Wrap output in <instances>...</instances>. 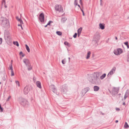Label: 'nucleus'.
<instances>
[{
	"mask_svg": "<svg viewBox=\"0 0 129 129\" xmlns=\"http://www.w3.org/2000/svg\"><path fill=\"white\" fill-rule=\"evenodd\" d=\"M100 5L101 6L103 5V4L102 3L103 1L102 0H100Z\"/></svg>",
	"mask_w": 129,
	"mask_h": 129,
	"instance_id": "nucleus-47",
	"label": "nucleus"
},
{
	"mask_svg": "<svg viewBox=\"0 0 129 129\" xmlns=\"http://www.w3.org/2000/svg\"><path fill=\"white\" fill-rule=\"evenodd\" d=\"M23 61L26 66H29L30 64L29 60L27 59H24L23 60Z\"/></svg>",
	"mask_w": 129,
	"mask_h": 129,
	"instance_id": "nucleus-11",
	"label": "nucleus"
},
{
	"mask_svg": "<svg viewBox=\"0 0 129 129\" xmlns=\"http://www.w3.org/2000/svg\"><path fill=\"white\" fill-rule=\"evenodd\" d=\"M9 69L11 70V71L13 70V67H12V64H11V65H10V68H9Z\"/></svg>",
	"mask_w": 129,
	"mask_h": 129,
	"instance_id": "nucleus-35",
	"label": "nucleus"
},
{
	"mask_svg": "<svg viewBox=\"0 0 129 129\" xmlns=\"http://www.w3.org/2000/svg\"><path fill=\"white\" fill-rule=\"evenodd\" d=\"M77 1V0H75V1L74 4V5L76 6L78 4Z\"/></svg>",
	"mask_w": 129,
	"mask_h": 129,
	"instance_id": "nucleus-36",
	"label": "nucleus"
},
{
	"mask_svg": "<svg viewBox=\"0 0 129 129\" xmlns=\"http://www.w3.org/2000/svg\"><path fill=\"white\" fill-rule=\"evenodd\" d=\"M82 30V27H80L79 28L77 31H78V37H79L81 32V31Z\"/></svg>",
	"mask_w": 129,
	"mask_h": 129,
	"instance_id": "nucleus-14",
	"label": "nucleus"
},
{
	"mask_svg": "<svg viewBox=\"0 0 129 129\" xmlns=\"http://www.w3.org/2000/svg\"><path fill=\"white\" fill-rule=\"evenodd\" d=\"M69 61H70V57L69 58Z\"/></svg>",
	"mask_w": 129,
	"mask_h": 129,
	"instance_id": "nucleus-62",
	"label": "nucleus"
},
{
	"mask_svg": "<svg viewBox=\"0 0 129 129\" xmlns=\"http://www.w3.org/2000/svg\"><path fill=\"white\" fill-rule=\"evenodd\" d=\"M80 2L81 5L82 4V0H80Z\"/></svg>",
	"mask_w": 129,
	"mask_h": 129,
	"instance_id": "nucleus-53",
	"label": "nucleus"
},
{
	"mask_svg": "<svg viewBox=\"0 0 129 129\" xmlns=\"http://www.w3.org/2000/svg\"><path fill=\"white\" fill-rule=\"evenodd\" d=\"M127 61L129 62V54L127 56Z\"/></svg>",
	"mask_w": 129,
	"mask_h": 129,
	"instance_id": "nucleus-42",
	"label": "nucleus"
},
{
	"mask_svg": "<svg viewBox=\"0 0 129 129\" xmlns=\"http://www.w3.org/2000/svg\"><path fill=\"white\" fill-rule=\"evenodd\" d=\"M114 53L115 55H118V51L117 50H115L114 51Z\"/></svg>",
	"mask_w": 129,
	"mask_h": 129,
	"instance_id": "nucleus-30",
	"label": "nucleus"
},
{
	"mask_svg": "<svg viewBox=\"0 0 129 129\" xmlns=\"http://www.w3.org/2000/svg\"><path fill=\"white\" fill-rule=\"evenodd\" d=\"M128 125L127 123L126 122H125L124 125V127L125 128H128Z\"/></svg>",
	"mask_w": 129,
	"mask_h": 129,
	"instance_id": "nucleus-28",
	"label": "nucleus"
},
{
	"mask_svg": "<svg viewBox=\"0 0 129 129\" xmlns=\"http://www.w3.org/2000/svg\"><path fill=\"white\" fill-rule=\"evenodd\" d=\"M19 102L20 104L24 107H27L29 105L28 101L25 99L23 98H20Z\"/></svg>",
	"mask_w": 129,
	"mask_h": 129,
	"instance_id": "nucleus-3",
	"label": "nucleus"
},
{
	"mask_svg": "<svg viewBox=\"0 0 129 129\" xmlns=\"http://www.w3.org/2000/svg\"><path fill=\"white\" fill-rule=\"evenodd\" d=\"M116 70V68L115 67H113L108 74L107 75L108 77H111V76L115 73Z\"/></svg>",
	"mask_w": 129,
	"mask_h": 129,
	"instance_id": "nucleus-7",
	"label": "nucleus"
},
{
	"mask_svg": "<svg viewBox=\"0 0 129 129\" xmlns=\"http://www.w3.org/2000/svg\"><path fill=\"white\" fill-rule=\"evenodd\" d=\"M20 54L23 57L24 56V55L22 52H21L20 53Z\"/></svg>",
	"mask_w": 129,
	"mask_h": 129,
	"instance_id": "nucleus-39",
	"label": "nucleus"
},
{
	"mask_svg": "<svg viewBox=\"0 0 129 129\" xmlns=\"http://www.w3.org/2000/svg\"><path fill=\"white\" fill-rule=\"evenodd\" d=\"M11 98V96H9V97H8V99H7V101H8L9 100V99L10 98Z\"/></svg>",
	"mask_w": 129,
	"mask_h": 129,
	"instance_id": "nucleus-52",
	"label": "nucleus"
},
{
	"mask_svg": "<svg viewBox=\"0 0 129 129\" xmlns=\"http://www.w3.org/2000/svg\"><path fill=\"white\" fill-rule=\"evenodd\" d=\"M77 5H78V6L80 8H81L80 6L79 5V4H78Z\"/></svg>",
	"mask_w": 129,
	"mask_h": 129,
	"instance_id": "nucleus-55",
	"label": "nucleus"
},
{
	"mask_svg": "<svg viewBox=\"0 0 129 129\" xmlns=\"http://www.w3.org/2000/svg\"><path fill=\"white\" fill-rule=\"evenodd\" d=\"M16 19L18 21L21 19H19L18 16L16 17Z\"/></svg>",
	"mask_w": 129,
	"mask_h": 129,
	"instance_id": "nucleus-48",
	"label": "nucleus"
},
{
	"mask_svg": "<svg viewBox=\"0 0 129 129\" xmlns=\"http://www.w3.org/2000/svg\"><path fill=\"white\" fill-rule=\"evenodd\" d=\"M117 50L119 55L122 52V50L121 48H118Z\"/></svg>",
	"mask_w": 129,
	"mask_h": 129,
	"instance_id": "nucleus-21",
	"label": "nucleus"
},
{
	"mask_svg": "<svg viewBox=\"0 0 129 129\" xmlns=\"http://www.w3.org/2000/svg\"><path fill=\"white\" fill-rule=\"evenodd\" d=\"M55 8H62V7L61 5L57 4L55 5Z\"/></svg>",
	"mask_w": 129,
	"mask_h": 129,
	"instance_id": "nucleus-23",
	"label": "nucleus"
},
{
	"mask_svg": "<svg viewBox=\"0 0 129 129\" xmlns=\"http://www.w3.org/2000/svg\"><path fill=\"white\" fill-rule=\"evenodd\" d=\"M3 111V109L1 107V105L0 104V112H2Z\"/></svg>",
	"mask_w": 129,
	"mask_h": 129,
	"instance_id": "nucleus-38",
	"label": "nucleus"
},
{
	"mask_svg": "<svg viewBox=\"0 0 129 129\" xmlns=\"http://www.w3.org/2000/svg\"><path fill=\"white\" fill-rule=\"evenodd\" d=\"M47 25H47H47H45V27H46L47 26Z\"/></svg>",
	"mask_w": 129,
	"mask_h": 129,
	"instance_id": "nucleus-60",
	"label": "nucleus"
},
{
	"mask_svg": "<svg viewBox=\"0 0 129 129\" xmlns=\"http://www.w3.org/2000/svg\"><path fill=\"white\" fill-rule=\"evenodd\" d=\"M128 19H129V17H128V18H127Z\"/></svg>",
	"mask_w": 129,
	"mask_h": 129,
	"instance_id": "nucleus-64",
	"label": "nucleus"
},
{
	"mask_svg": "<svg viewBox=\"0 0 129 129\" xmlns=\"http://www.w3.org/2000/svg\"><path fill=\"white\" fill-rule=\"evenodd\" d=\"M56 11L58 12L63 13V9H55Z\"/></svg>",
	"mask_w": 129,
	"mask_h": 129,
	"instance_id": "nucleus-17",
	"label": "nucleus"
},
{
	"mask_svg": "<svg viewBox=\"0 0 129 129\" xmlns=\"http://www.w3.org/2000/svg\"><path fill=\"white\" fill-rule=\"evenodd\" d=\"M5 4L6 2L5 0H3L2 2V5L3 6H4L5 8H6L7 7V6L5 5Z\"/></svg>",
	"mask_w": 129,
	"mask_h": 129,
	"instance_id": "nucleus-20",
	"label": "nucleus"
},
{
	"mask_svg": "<svg viewBox=\"0 0 129 129\" xmlns=\"http://www.w3.org/2000/svg\"><path fill=\"white\" fill-rule=\"evenodd\" d=\"M4 35L5 39L8 40L10 36V34L8 30H5V31Z\"/></svg>",
	"mask_w": 129,
	"mask_h": 129,
	"instance_id": "nucleus-5",
	"label": "nucleus"
},
{
	"mask_svg": "<svg viewBox=\"0 0 129 129\" xmlns=\"http://www.w3.org/2000/svg\"><path fill=\"white\" fill-rule=\"evenodd\" d=\"M15 83L19 87L20 86V84L19 82L18 81H15Z\"/></svg>",
	"mask_w": 129,
	"mask_h": 129,
	"instance_id": "nucleus-33",
	"label": "nucleus"
},
{
	"mask_svg": "<svg viewBox=\"0 0 129 129\" xmlns=\"http://www.w3.org/2000/svg\"><path fill=\"white\" fill-rule=\"evenodd\" d=\"M39 18L41 22H44V15L43 13H42L40 14L39 15Z\"/></svg>",
	"mask_w": 129,
	"mask_h": 129,
	"instance_id": "nucleus-9",
	"label": "nucleus"
},
{
	"mask_svg": "<svg viewBox=\"0 0 129 129\" xmlns=\"http://www.w3.org/2000/svg\"><path fill=\"white\" fill-rule=\"evenodd\" d=\"M2 39L1 38H0V44H1L2 43Z\"/></svg>",
	"mask_w": 129,
	"mask_h": 129,
	"instance_id": "nucleus-46",
	"label": "nucleus"
},
{
	"mask_svg": "<svg viewBox=\"0 0 129 129\" xmlns=\"http://www.w3.org/2000/svg\"><path fill=\"white\" fill-rule=\"evenodd\" d=\"M129 94V91L128 90H127L126 92L125 95L128 96Z\"/></svg>",
	"mask_w": 129,
	"mask_h": 129,
	"instance_id": "nucleus-31",
	"label": "nucleus"
},
{
	"mask_svg": "<svg viewBox=\"0 0 129 129\" xmlns=\"http://www.w3.org/2000/svg\"><path fill=\"white\" fill-rule=\"evenodd\" d=\"M100 88L97 86H95L93 87L94 90V91H97L99 90Z\"/></svg>",
	"mask_w": 129,
	"mask_h": 129,
	"instance_id": "nucleus-18",
	"label": "nucleus"
},
{
	"mask_svg": "<svg viewBox=\"0 0 129 129\" xmlns=\"http://www.w3.org/2000/svg\"><path fill=\"white\" fill-rule=\"evenodd\" d=\"M56 34L59 36H61L62 35V33L60 31H57L56 32Z\"/></svg>",
	"mask_w": 129,
	"mask_h": 129,
	"instance_id": "nucleus-27",
	"label": "nucleus"
},
{
	"mask_svg": "<svg viewBox=\"0 0 129 129\" xmlns=\"http://www.w3.org/2000/svg\"><path fill=\"white\" fill-rule=\"evenodd\" d=\"M89 88L88 87H87L83 89L81 92L82 94L84 95L87 91L89 90Z\"/></svg>",
	"mask_w": 129,
	"mask_h": 129,
	"instance_id": "nucleus-10",
	"label": "nucleus"
},
{
	"mask_svg": "<svg viewBox=\"0 0 129 129\" xmlns=\"http://www.w3.org/2000/svg\"><path fill=\"white\" fill-rule=\"evenodd\" d=\"M26 67H27L28 70V71H30L32 69V67L31 66L30 64L29 66H27Z\"/></svg>",
	"mask_w": 129,
	"mask_h": 129,
	"instance_id": "nucleus-24",
	"label": "nucleus"
},
{
	"mask_svg": "<svg viewBox=\"0 0 129 129\" xmlns=\"http://www.w3.org/2000/svg\"><path fill=\"white\" fill-rule=\"evenodd\" d=\"M36 85L37 86L40 88H41V83L39 81H37L36 83Z\"/></svg>",
	"mask_w": 129,
	"mask_h": 129,
	"instance_id": "nucleus-16",
	"label": "nucleus"
},
{
	"mask_svg": "<svg viewBox=\"0 0 129 129\" xmlns=\"http://www.w3.org/2000/svg\"><path fill=\"white\" fill-rule=\"evenodd\" d=\"M67 19L63 17L61 19V22L63 23H64V22Z\"/></svg>",
	"mask_w": 129,
	"mask_h": 129,
	"instance_id": "nucleus-26",
	"label": "nucleus"
},
{
	"mask_svg": "<svg viewBox=\"0 0 129 129\" xmlns=\"http://www.w3.org/2000/svg\"><path fill=\"white\" fill-rule=\"evenodd\" d=\"M50 87L51 88L53 91L55 93L56 91V88L55 87L54 85H51L50 86Z\"/></svg>",
	"mask_w": 129,
	"mask_h": 129,
	"instance_id": "nucleus-12",
	"label": "nucleus"
},
{
	"mask_svg": "<svg viewBox=\"0 0 129 129\" xmlns=\"http://www.w3.org/2000/svg\"><path fill=\"white\" fill-rule=\"evenodd\" d=\"M77 34L76 33H75L73 37L74 38H76V37L77 36Z\"/></svg>",
	"mask_w": 129,
	"mask_h": 129,
	"instance_id": "nucleus-41",
	"label": "nucleus"
},
{
	"mask_svg": "<svg viewBox=\"0 0 129 129\" xmlns=\"http://www.w3.org/2000/svg\"><path fill=\"white\" fill-rule=\"evenodd\" d=\"M106 74L105 73H104L100 77V79H103L106 76Z\"/></svg>",
	"mask_w": 129,
	"mask_h": 129,
	"instance_id": "nucleus-22",
	"label": "nucleus"
},
{
	"mask_svg": "<svg viewBox=\"0 0 129 129\" xmlns=\"http://www.w3.org/2000/svg\"><path fill=\"white\" fill-rule=\"evenodd\" d=\"M13 44H14L16 45L17 46H19V44L18 42L17 41L14 42Z\"/></svg>",
	"mask_w": 129,
	"mask_h": 129,
	"instance_id": "nucleus-29",
	"label": "nucleus"
},
{
	"mask_svg": "<svg viewBox=\"0 0 129 129\" xmlns=\"http://www.w3.org/2000/svg\"><path fill=\"white\" fill-rule=\"evenodd\" d=\"M128 96L125 95L124 96V100H125L127 98V97Z\"/></svg>",
	"mask_w": 129,
	"mask_h": 129,
	"instance_id": "nucleus-50",
	"label": "nucleus"
},
{
	"mask_svg": "<svg viewBox=\"0 0 129 129\" xmlns=\"http://www.w3.org/2000/svg\"><path fill=\"white\" fill-rule=\"evenodd\" d=\"M128 19H129V17H128V18H127Z\"/></svg>",
	"mask_w": 129,
	"mask_h": 129,
	"instance_id": "nucleus-63",
	"label": "nucleus"
},
{
	"mask_svg": "<svg viewBox=\"0 0 129 129\" xmlns=\"http://www.w3.org/2000/svg\"><path fill=\"white\" fill-rule=\"evenodd\" d=\"M115 39L116 40H117V37H116L115 38Z\"/></svg>",
	"mask_w": 129,
	"mask_h": 129,
	"instance_id": "nucleus-59",
	"label": "nucleus"
},
{
	"mask_svg": "<svg viewBox=\"0 0 129 129\" xmlns=\"http://www.w3.org/2000/svg\"><path fill=\"white\" fill-rule=\"evenodd\" d=\"M2 80L4 81H5L6 80V77H5V76L4 75V76L2 77Z\"/></svg>",
	"mask_w": 129,
	"mask_h": 129,
	"instance_id": "nucleus-40",
	"label": "nucleus"
},
{
	"mask_svg": "<svg viewBox=\"0 0 129 129\" xmlns=\"http://www.w3.org/2000/svg\"><path fill=\"white\" fill-rule=\"evenodd\" d=\"M123 105H125V102H124L123 104Z\"/></svg>",
	"mask_w": 129,
	"mask_h": 129,
	"instance_id": "nucleus-56",
	"label": "nucleus"
},
{
	"mask_svg": "<svg viewBox=\"0 0 129 129\" xmlns=\"http://www.w3.org/2000/svg\"><path fill=\"white\" fill-rule=\"evenodd\" d=\"M1 25L4 27L8 29L10 27V25L9 20L6 18L2 17Z\"/></svg>",
	"mask_w": 129,
	"mask_h": 129,
	"instance_id": "nucleus-2",
	"label": "nucleus"
},
{
	"mask_svg": "<svg viewBox=\"0 0 129 129\" xmlns=\"http://www.w3.org/2000/svg\"><path fill=\"white\" fill-rule=\"evenodd\" d=\"M25 45V46H26V49L27 51L28 52H30V49H29L28 46L26 44Z\"/></svg>",
	"mask_w": 129,
	"mask_h": 129,
	"instance_id": "nucleus-25",
	"label": "nucleus"
},
{
	"mask_svg": "<svg viewBox=\"0 0 129 129\" xmlns=\"http://www.w3.org/2000/svg\"><path fill=\"white\" fill-rule=\"evenodd\" d=\"M116 110H117V111H119L120 110V109L118 108H116Z\"/></svg>",
	"mask_w": 129,
	"mask_h": 129,
	"instance_id": "nucleus-51",
	"label": "nucleus"
},
{
	"mask_svg": "<svg viewBox=\"0 0 129 129\" xmlns=\"http://www.w3.org/2000/svg\"><path fill=\"white\" fill-rule=\"evenodd\" d=\"M19 21L20 22L21 24H23V21L21 19H20V20H19Z\"/></svg>",
	"mask_w": 129,
	"mask_h": 129,
	"instance_id": "nucleus-43",
	"label": "nucleus"
},
{
	"mask_svg": "<svg viewBox=\"0 0 129 129\" xmlns=\"http://www.w3.org/2000/svg\"><path fill=\"white\" fill-rule=\"evenodd\" d=\"M64 44L65 45H66L68 46H69V43L68 42H64Z\"/></svg>",
	"mask_w": 129,
	"mask_h": 129,
	"instance_id": "nucleus-34",
	"label": "nucleus"
},
{
	"mask_svg": "<svg viewBox=\"0 0 129 129\" xmlns=\"http://www.w3.org/2000/svg\"><path fill=\"white\" fill-rule=\"evenodd\" d=\"M52 22V21H50L48 23L47 25H49L50 23H51Z\"/></svg>",
	"mask_w": 129,
	"mask_h": 129,
	"instance_id": "nucleus-44",
	"label": "nucleus"
},
{
	"mask_svg": "<svg viewBox=\"0 0 129 129\" xmlns=\"http://www.w3.org/2000/svg\"><path fill=\"white\" fill-rule=\"evenodd\" d=\"M100 28L102 29H105V24H104L100 23L99 25Z\"/></svg>",
	"mask_w": 129,
	"mask_h": 129,
	"instance_id": "nucleus-15",
	"label": "nucleus"
},
{
	"mask_svg": "<svg viewBox=\"0 0 129 129\" xmlns=\"http://www.w3.org/2000/svg\"><path fill=\"white\" fill-rule=\"evenodd\" d=\"M99 73L97 72L94 73L92 74L88 75V79L92 83L98 84L100 82L99 78Z\"/></svg>",
	"mask_w": 129,
	"mask_h": 129,
	"instance_id": "nucleus-1",
	"label": "nucleus"
},
{
	"mask_svg": "<svg viewBox=\"0 0 129 129\" xmlns=\"http://www.w3.org/2000/svg\"><path fill=\"white\" fill-rule=\"evenodd\" d=\"M100 34L98 33H96L94 36V38L96 39V40H98L100 39Z\"/></svg>",
	"mask_w": 129,
	"mask_h": 129,
	"instance_id": "nucleus-13",
	"label": "nucleus"
},
{
	"mask_svg": "<svg viewBox=\"0 0 129 129\" xmlns=\"http://www.w3.org/2000/svg\"><path fill=\"white\" fill-rule=\"evenodd\" d=\"M30 91V89L28 86L26 85L24 89V93L25 94H27Z\"/></svg>",
	"mask_w": 129,
	"mask_h": 129,
	"instance_id": "nucleus-8",
	"label": "nucleus"
},
{
	"mask_svg": "<svg viewBox=\"0 0 129 129\" xmlns=\"http://www.w3.org/2000/svg\"><path fill=\"white\" fill-rule=\"evenodd\" d=\"M20 26L21 27L22 29H23V28H22V25H20Z\"/></svg>",
	"mask_w": 129,
	"mask_h": 129,
	"instance_id": "nucleus-58",
	"label": "nucleus"
},
{
	"mask_svg": "<svg viewBox=\"0 0 129 129\" xmlns=\"http://www.w3.org/2000/svg\"><path fill=\"white\" fill-rule=\"evenodd\" d=\"M14 74L13 72V71L11 70V76H13L14 75Z\"/></svg>",
	"mask_w": 129,
	"mask_h": 129,
	"instance_id": "nucleus-37",
	"label": "nucleus"
},
{
	"mask_svg": "<svg viewBox=\"0 0 129 129\" xmlns=\"http://www.w3.org/2000/svg\"><path fill=\"white\" fill-rule=\"evenodd\" d=\"M36 78L35 77H34L33 78V80L34 81H35Z\"/></svg>",
	"mask_w": 129,
	"mask_h": 129,
	"instance_id": "nucleus-54",
	"label": "nucleus"
},
{
	"mask_svg": "<svg viewBox=\"0 0 129 129\" xmlns=\"http://www.w3.org/2000/svg\"><path fill=\"white\" fill-rule=\"evenodd\" d=\"M119 89L118 88H113L112 90V94L113 96H115L116 94H117L118 91Z\"/></svg>",
	"mask_w": 129,
	"mask_h": 129,
	"instance_id": "nucleus-4",
	"label": "nucleus"
},
{
	"mask_svg": "<svg viewBox=\"0 0 129 129\" xmlns=\"http://www.w3.org/2000/svg\"><path fill=\"white\" fill-rule=\"evenodd\" d=\"M124 44L125 45L127 46L128 48H129V46L128 45V42H124Z\"/></svg>",
	"mask_w": 129,
	"mask_h": 129,
	"instance_id": "nucleus-32",
	"label": "nucleus"
},
{
	"mask_svg": "<svg viewBox=\"0 0 129 129\" xmlns=\"http://www.w3.org/2000/svg\"><path fill=\"white\" fill-rule=\"evenodd\" d=\"M61 91L65 93L68 91V87L66 84L63 85L61 87Z\"/></svg>",
	"mask_w": 129,
	"mask_h": 129,
	"instance_id": "nucleus-6",
	"label": "nucleus"
},
{
	"mask_svg": "<svg viewBox=\"0 0 129 129\" xmlns=\"http://www.w3.org/2000/svg\"><path fill=\"white\" fill-rule=\"evenodd\" d=\"M62 62L63 64H64L65 63V62L63 60L62 61Z\"/></svg>",
	"mask_w": 129,
	"mask_h": 129,
	"instance_id": "nucleus-49",
	"label": "nucleus"
},
{
	"mask_svg": "<svg viewBox=\"0 0 129 129\" xmlns=\"http://www.w3.org/2000/svg\"><path fill=\"white\" fill-rule=\"evenodd\" d=\"M80 9L82 11V12L83 15V16H84L85 15H84V12L83 11V9Z\"/></svg>",
	"mask_w": 129,
	"mask_h": 129,
	"instance_id": "nucleus-45",
	"label": "nucleus"
},
{
	"mask_svg": "<svg viewBox=\"0 0 129 129\" xmlns=\"http://www.w3.org/2000/svg\"><path fill=\"white\" fill-rule=\"evenodd\" d=\"M91 54V52L90 51H89L87 52V56L86 57V58L87 59H88L89 58Z\"/></svg>",
	"mask_w": 129,
	"mask_h": 129,
	"instance_id": "nucleus-19",
	"label": "nucleus"
},
{
	"mask_svg": "<svg viewBox=\"0 0 129 129\" xmlns=\"http://www.w3.org/2000/svg\"><path fill=\"white\" fill-rule=\"evenodd\" d=\"M20 25H21V24H18V26H20Z\"/></svg>",
	"mask_w": 129,
	"mask_h": 129,
	"instance_id": "nucleus-61",
	"label": "nucleus"
},
{
	"mask_svg": "<svg viewBox=\"0 0 129 129\" xmlns=\"http://www.w3.org/2000/svg\"><path fill=\"white\" fill-rule=\"evenodd\" d=\"M118 122V120H116L115 121V123H117Z\"/></svg>",
	"mask_w": 129,
	"mask_h": 129,
	"instance_id": "nucleus-57",
	"label": "nucleus"
}]
</instances>
